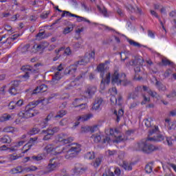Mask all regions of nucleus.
Returning a JSON list of instances; mask_svg holds the SVG:
<instances>
[{"mask_svg":"<svg viewBox=\"0 0 176 176\" xmlns=\"http://www.w3.org/2000/svg\"><path fill=\"white\" fill-rule=\"evenodd\" d=\"M151 122H152V119L151 118H148V119H146L145 120V126L147 127V128H149V127H152V124H151Z\"/></svg>","mask_w":176,"mask_h":176,"instance_id":"69168bd1","label":"nucleus"},{"mask_svg":"<svg viewBox=\"0 0 176 176\" xmlns=\"http://www.w3.org/2000/svg\"><path fill=\"white\" fill-rule=\"evenodd\" d=\"M148 141H156V138H148L146 140L138 142L136 151H141L144 153H152L155 151H162V146L148 144Z\"/></svg>","mask_w":176,"mask_h":176,"instance_id":"f257e3e1","label":"nucleus"},{"mask_svg":"<svg viewBox=\"0 0 176 176\" xmlns=\"http://www.w3.org/2000/svg\"><path fill=\"white\" fill-rule=\"evenodd\" d=\"M23 171H24V169H23V166H19L10 170L11 174H21Z\"/></svg>","mask_w":176,"mask_h":176,"instance_id":"bb28decb","label":"nucleus"},{"mask_svg":"<svg viewBox=\"0 0 176 176\" xmlns=\"http://www.w3.org/2000/svg\"><path fill=\"white\" fill-rule=\"evenodd\" d=\"M105 83L107 85H109L111 83V72H107L106 74L105 78H102V80L100 82V89L101 90L105 89Z\"/></svg>","mask_w":176,"mask_h":176,"instance_id":"f8f14e48","label":"nucleus"},{"mask_svg":"<svg viewBox=\"0 0 176 176\" xmlns=\"http://www.w3.org/2000/svg\"><path fill=\"white\" fill-rule=\"evenodd\" d=\"M93 118V114L89 113L87 115L79 116L78 118V121L74 123V127H78L79 126V121L80 122H86Z\"/></svg>","mask_w":176,"mask_h":176,"instance_id":"4468645a","label":"nucleus"},{"mask_svg":"<svg viewBox=\"0 0 176 176\" xmlns=\"http://www.w3.org/2000/svg\"><path fill=\"white\" fill-rule=\"evenodd\" d=\"M122 86H129V85H131V81L127 80L126 74L125 77L122 78Z\"/></svg>","mask_w":176,"mask_h":176,"instance_id":"c03bdc74","label":"nucleus"},{"mask_svg":"<svg viewBox=\"0 0 176 176\" xmlns=\"http://www.w3.org/2000/svg\"><path fill=\"white\" fill-rule=\"evenodd\" d=\"M114 115H116L117 116L116 121L120 122V118H122V116H123V115H124V111L123 110V109H120L118 111V112L117 111H114Z\"/></svg>","mask_w":176,"mask_h":176,"instance_id":"c756f323","label":"nucleus"},{"mask_svg":"<svg viewBox=\"0 0 176 176\" xmlns=\"http://www.w3.org/2000/svg\"><path fill=\"white\" fill-rule=\"evenodd\" d=\"M24 170L26 171H36L38 170V168L36 166H32L30 167L25 168Z\"/></svg>","mask_w":176,"mask_h":176,"instance_id":"0e129e2a","label":"nucleus"},{"mask_svg":"<svg viewBox=\"0 0 176 176\" xmlns=\"http://www.w3.org/2000/svg\"><path fill=\"white\" fill-rule=\"evenodd\" d=\"M36 140H38V138H31L30 139L28 143L24 146V147L28 146V148L25 150L23 151V153H27V151H30V149H31V148L32 147L34 144H35V142H36Z\"/></svg>","mask_w":176,"mask_h":176,"instance_id":"aec40b11","label":"nucleus"},{"mask_svg":"<svg viewBox=\"0 0 176 176\" xmlns=\"http://www.w3.org/2000/svg\"><path fill=\"white\" fill-rule=\"evenodd\" d=\"M97 70L100 73V78H104L105 75V64L100 63L97 67Z\"/></svg>","mask_w":176,"mask_h":176,"instance_id":"4be33fe9","label":"nucleus"},{"mask_svg":"<svg viewBox=\"0 0 176 176\" xmlns=\"http://www.w3.org/2000/svg\"><path fill=\"white\" fill-rule=\"evenodd\" d=\"M130 65L142 66L144 65V58L141 56H136L129 62Z\"/></svg>","mask_w":176,"mask_h":176,"instance_id":"2eb2a0df","label":"nucleus"},{"mask_svg":"<svg viewBox=\"0 0 176 176\" xmlns=\"http://www.w3.org/2000/svg\"><path fill=\"white\" fill-rule=\"evenodd\" d=\"M24 104L23 100H19L17 102H10L8 108L9 109H16L17 107H21Z\"/></svg>","mask_w":176,"mask_h":176,"instance_id":"f3484780","label":"nucleus"},{"mask_svg":"<svg viewBox=\"0 0 176 176\" xmlns=\"http://www.w3.org/2000/svg\"><path fill=\"white\" fill-rule=\"evenodd\" d=\"M36 48L37 49V52H41V50H45L47 47V46H49V43L47 42H43L40 44H35Z\"/></svg>","mask_w":176,"mask_h":176,"instance_id":"393cba45","label":"nucleus"},{"mask_svg":"<svg viewBox=\"0 0 176 176\" xmlns=\"http://www.w3.org/2000/svg\"><path fill=\"white\" fill-rule=\"evenodd\" d=\"M47 90V85L43 84L36 89H34L32 93V94H38V93H45Z\"/></svg>","mask_w":176,"mask_h":176,"instance_id":"dca6fc26","label":"nucleus"},{"mask_svg":"<svg viewBox=\"0 0 176 176\" xmlns=\"http://www.w3.org/2000/svg\"><path fill=\"white\" fill-rule=\"evenodd\" d=\"M167 98H175L176 97V91L173 90L170 94L166 95Z\"/></svg>","mask_w":176,"mask_h":176,"instance_id":"6e6d98bb","label":"nucleus"},{"mask_svg":"<svg viewBox=\"0 0 176 176\" xmlns=\"http://www.w3.org/2000/svg\"><path fill=\"white\" fill-rule=\"evenodd\" d=\"M101 158H96L95 162H93V166L95 167H98L101 164Z\"/></svg>","mask_w":176,"mask_h":176,"instance_id":"603ef678","label":"nucleus"},{"mask_svg":"<svg viewBox=\"0 0 176 176\" xmlns=\"http://www.w3.org/2000/svg\"><path fill=\"white\" fill-rule=\"evenodd\" d=\"M65 148L61 146H56L54 149V153L56 155H60V153H65Z\"/></svg>","mask_w":176,"mask_h":176,"instance_id":"f704fd0d","label":"nucleus"},{"mask_svg":"<svg viewBox=\"0 0 176 176\" xmlns=\"http://www.w3.org/2000/svg\"><path fill=\"white\" fill-rule=\"evenodd\" d=\"M72 141H74V138H72V137L68 138V135H67V138H65L62 142L63 144H69V143L72 142Z\"/></svg>","mask_w":176,"mask_h":176,"instance_id":"de8ad7c7","label":"nucleus"},{"mask_svg":"<svg viewBox=\"0 0 176 176\" xmlns=\"http://www.w3.org/2000/svg\"><path fill=\"white\" fill-rule=\"evenodd\" d=\"M10 87L8 89V92L11 96H16L17 94V89H19V86H20V80H14L11 81Z\"/></svg>","mask_w":176,"mask_h":176,"instance_id":"6e6552de","label":"nucleus"},{"mask_svg":"<svg viewBox=\"0 0 176 176\" xmlns=\"http://www.w3.org/2000/svg\"><path fill=\"white\" fill-rule=\"evenodd\" d=\"M25 74L21 75V78H22L23 79H29L30 78V72L28 71L24 72Z\"/></svg>","mask_w":176,"mask_h":176,"instance_id":"e2e57ef3","label":"nucleus"},{"mask_svg":"<svg viewBox=\"0 0 176 176\" xmlns=\"http://www.w3.org/2000/svg\"><path fill=\"white\" fill-rule=\"evenodd\" d=\"M89 58L90 60V58H96V51L94 50H92L89 54Z\"/></svg>","mask_w":176,"mask_h":176,"instance_id":"338daca9","label":"nucleus"},{"mask_svg":"<svg viewBox=\"0 0 176 176\" xmlns=\"http://www.w3.org/2000/svg\"><path fill=\"white\" fill-rule=\"evenodd\" d=\"M61 79V73L60 72H55L54 75L52 77L53 83H57L58 80Z\"/></svg>","mask_w":176,"mask_h":176,"instance_id":"2f4dec72","label":"nucleus"},{"mask_svg":"<svg viewBox=\"0 0 176 176\" xmlns=\"http://www.w3.org/2000/svg\"><path fill=\"white\" fill-rule=\"evenodd\" d=\"M43 160V157L41 155L32 156V162H41Z\"/></svg>","mask_w":176,"mask_h":176,"instance_id":"58836bf2","label":"nucleus"},{"mask_svg":"<svg viewBox=\"0 0 176 176\" xmlns=\"http://www.w3.org/2000/svg\"><path fill=\"white\" fill-rule=\"evenodd\" d=\"M3 131L4 133H13L14 131V128L13 126H7L3 129Z\"/></svg>","mask_w":176,"mask_h":176,"instance_id":"09e8293b","label":"nucleus"},{"mask_svg":"<svg viewBox=\"0 0 176 176\" xmlns=\"http://www.w3.org/2000/svg\"><path fill=\"white\" fill-rule=\"evenodd\" d=\"M153 164V163H150L146 165L145 171L146 173H147V174H151V173H152L153 170V166H152Z\"/></svg>","mask_w":176,"mask_h":176,"instance_id":"e433bc0d","label":"nucleus"},{"mask_svg":"<svg viewBox=\"0 0 176 176\" xmlns=\"http://www.w3.org/2000/svg\"><path fill=\"white\" fill-rule=\"evenodd\" d=\"M173 74V70L170 69H168L166 70V72L164 73V78H168Z\"/></svg>","mask_w":176,"mask_h":176,"instance_id":"13d9d810","label":"nucleus"},{"mask_svg":"<svg viewBox=\"0 0 176 176\" xmlns=\"http://www.w3.org/2000/svg\"><path fill=\"white\" fill-rule=\"evenodd\" d=\"M72 31H74V26L72 25L71 27L65 28L63 31V34L67 35V34H69V32H72Z\"/></svg>","mask_w":176,"mask_h":176,"instance_id":"a19ab883","label":"nucleus"},{"mask_svg":"<svg viewBox=\"0 0 176 176\" xmlns=\"http://www.w3.org/2000/svg\"><path fill=\"white\" fill-rule=\"evenodd\" d=\"M46 131H48L51 135H54L56 133H58L60 131V127L59 126H49L47 130H43L42 133H46Z\"/></svg>","mask_w":176,"mask_h":176,"instance_id":"a211bd4d","label":"nucleus"},{"mask_svg":"<svg viewBox=\"0 0 176 176\" xmlns=\"http://www.w3.org/2000/svg\"><path fill=\"white\" fill-rule=\"evenodd\" d=\"M134 71H135V76L133 77L134 80H141V79H142V77L140 76V75L139 74L140 72H141L140 66H136L134 68Z\"/></svg>","mask_w":176,"mask_h":176,"instance_id":"412c9836","label":"nucleus"},{"mask_svg":"<svg viewBox=\"0 0 176 176\" xmlns=\"http://www.w3.org/2000/svg\"><path fill=\"white\" fill-rule=\"evenodd\" d=\"M109 134L116 138V142H122V141H126L127 140V138H123L122 135H116V134H119V129H118L113 130V129L111 128Z\"/></svg>","mask_w":176,"mask_h":176,"instance_id":"1a4fd4ad","label":"nucleus"},{"mask_svg":"<svg viewBox=\"0 0 176 176\" xmlns=\"http://www.w3.org/2000/svg\"><path fill=\"white\" fill-rule=\"evenodd\" d=\"M97 91V87L94 85H87L86 87L85 94L87 97V98H91L94 94H96V92Z\"/></svg>","mask_w":176,"mask_h":176,"instance_id":"9d476101","label":"nucleus"},{"mask_svg":"<svg viewBox=\"0 0 176 176\" xmlns=\"http://www.w3.org/2000/svg\"><path fill=\"white\" fill-rule=\"evenodd\" d=\"M10 116H4L0 118V122H6L7 120H9L10 119Z\"/></svg>","mask_w":176,"mask_h":176,"instance_id":"774afa93","label":"nucleus"},{"mask_svg":"<svg viewBox=\"0 0 176 176\" xmlns=\"http://www.w3.org/2000/svg\"><path fill=\"white\" fill-rule=\"evenodd\" d=\"M71 148L66 151V154L65 155V159H68L69 160H72L74 157H76L80 151H82L80 144H72Z\"/></svg>","mask_w":176,"mask_h":176,"instance_id":"7ed1b4c3","label":"nucleus"},{"mask_svg":"<svg viewBox=\"0 0 176 176\" xmlns=\"http://www.w3.org/2000/svg\"><path fill=\"white\" fill-rule=\"evenodd\" d=\"M41 102H42V100H34L29 102V104L25 106V110L21 111L18 114V116L21 119H30V118H34V116L37 114L34 108H35L36 105H39Z\"/></svg>","mask_w":176,"mask_h":176,"instance_id":"f03ea898","label":"nucleus"},{"mask_svg":"<svg viewBox=\"0 0 176 176\" xmlns=\"http://www.w3.org/2000/svg\"><path fill=\"white\" fill-rule=\"evenodd\" d=\"M127 42H129V45L134 46L135 47H146V45H142V44H140V43H138L130 38H127Z\"/></svg>","mask_w":176,"mask_h":176,"instance_id":"a878e982","label":"nucleus"},{"mask_svg":"<svg viewBox=\"0 0 176 176\" xmlns=\"http://www.w3.org/2000/svg\"><path fill=\"white\" fill-rule=\"evenodd\" d=\"M89 63H90V58H89L87 54H85L80 60L76 61L74 65L69 66L68 74L72 75L75 74L79 65H87Z\"/></svg>","mask_w":176,"mask_h":176,"instance_id":"20e7f679","label":"nucleus"},{"mask_svg":"<svg viewBox=\"0 0 176 176\" xmlns=\"http://www.w3.org/2000/svg\"><path fill=\"white\" fill-rule=\"evenodd\" d=\"M158 130H159V127L155 126L154 128L148 131L149 135H152V134H155V133H156Z\"/></svg>","mask_w":176,"mask_h":176,"instance_id":"052dcab7","label":"nucleus"},{"mask_svg":"<svg viewBox=\"0 0 176 176\" xmlns=\"http://www.w3.org/2000/svg\"><path fill=\"white\" fill-rule=\"evenodd\" d=\"M63 14H61V17L60 19H62L63 17H65V14L66 16H67L68 17H72V16L74 15V14L69 12V11H62Z\"/></svg>","mask_w":176,"mask_h":176,"instance_id":"3c124183","label":"nucleus"},{"mask_svg":"<svg viewBox=\"0 0 176 176\" xmlns=\"http://www.w3.org/2000/svg\"><path fill=\"white\" fill-rule=\"evenodd\" d=\"M148 94H149L150 96H151V97H153V98H158V97H160V96H159V94H157V91H152V90L150 89V90L148 91Z\"/></svg>","mask_w":176,"mask_h":176,"instance_id":"a18cd8bd","label":"nucleus"},{"mask_svg":"<svg viewBox=\"0 0 176 176\" xmlns=\"http://www.w3.org/2000/svg\"><path fill=\"white\" fill-rule=\"evenodd\" d=\"M36 37L37 39L41 40V39H44L45 38V32H38L36 35Z\"/></svg>","mask_w":176,"mask_h":176,"instance_id":"bf43d9fd","label":"nucleus"},{"mask_svg":"<svg viewBox=\"0 0 176 176\" xmlns=\"http://www.w3.org/2000/svg\"><path fill=\"white\" fill-rule=\"evenodd\" d=\"M162 61L164 65H174V63L168 60V59H162Z\"/></svg>","mask_w":176,"mask_h":176,"instance_id":"4d7b16f0","label":"nucleus"},{"mask_svg":"<svg viewBox=\"0 0 176 176\" xmlns=\"http://www.w3.org/2000/svg\"><path fill=\"white\" fill-rule=\"evenodd\" d=\"M0 142H2V144H10L12 142V139L9 135H6L0 138Z\"/></svg>","mask_w":176,"mask_h":176,"instance_id":"7c9ffc66","label":"nucleus"},{"mask_svg":"<svg viewBox=\"0 0 176 176\" xmlns=\"http://www.w3.org/2000/svg\"><path fill=\"white\" fill-rule=\"evenodd\" d=\"M126 77V74L119 72V69L114 70L111 75V85H117V86H122L123 78Z\"/></svg>","mask_w":176,"mask_h":176,"instance_id":"39448f33","label":"nucleus"},{"mask_svg":"<svg viewBox=\"0 0 176 176\" xmlns=\"http://www.w3.org/2000/svg\"><path fill=\"white\" fill-rule=\"evenodd\" d=\"M65 138H67V134L65 133H60L57 136V140L59 142H63Z\"/></svg>","mask_w":176,"mask_h":176,"instance_id":"37998d69","label":"nucleus"},{"mask_svg":"<svg viewBox=\"0 0 176 176\" xmlns=\"http://www.w3.org/2000/svg\"><path fill=\"white\" fill-rule=\"evenodd\" d=\"M91 138H92V140H94V142L96 144H98V142H100L102 140L101 133L93 134L91 136Z\"/></svg>","mask_w":176,"mask_h":176,"instance_id":"c85d7f7f","label":"nucleus"},{"mask_svg":"<svg viewBox=\"0 0 176 176\" xmlns=\"http://www.w3.org/2000/svg\"><path fill=\"white\" fill-rule=\"evenodd\" d=\"M58 167H60V160L58 158L54 157L50 160L49 164L47 166L48 173H52Z\"/></svg>","mask_w":176,"mask_h":176,"instance_id":"0eeeda50","label":"nucleus"},{"mask_svg":"<svg viewBox=\"0 0 176 176\" xmlns=\"http://www.w3.org/2000/svg\"><path fill=\"white\" fill-rule=\"evenodd\" d=\"M63 50H65L64 47H62L58 50H55V53L56 56L53 58V61H57V60H58L60 57H61V54H60V52H63Z\"/></svg>","mask_w":176,"mask_h":176,"instance_id":"72a5a7b5","label":"nucleus"},{"mask_svg":"<svg viewBox=\"0 0 176 176\" xmlns=\"http://www.w3.org/2000/svg\"><path fill=\"white\" fill-rule=\"evenodd\" d=\"M23 72H25L26 71H28L30 74H38V69H35L30 66H23L21 69Z\"/></svg>","mask_w":176,"mask_h":176,"instance_id":"5701e85b","label":"nucleus"},{"mask_svg":"<svg viewBox=\"0 0 176 176\" xmlns=\"http://www.w3.org/2000/svg\"><path fill=\"white\" fill-rule=\"evenodd\" d=\"M122 167L126 171H131V170H133V163H129L126 161H124L122 164Z\"/></svg>","mask_w":176,"mask_h":176,"instance_id":"b1692460","label":"nucleus"},{"mask_svg":"<svg viewBox=\"0 0 176 176\" xmlns=\"http://www.w3.org/2000/svg\"><path fill=\"white\" fill-rule=\"evenodd\" d=\"M98 10L101 12V13L104 16V17H108V11L107 10V8L105 7H103V9H101V7L99 6H97Z\"/></svg>","mask_w":176,"mask_h":176,"instance_id":"79ce46f5","label":"nucleus"},{"mask_svg":"<svg viewBox=\"0 0 176 176\" xmlns=\"http://www.w3.org/2000/svg\"><path fill=\"white\" fill-rule=\"evenodd\" d=\"M55 149L56 148H54L53 144H48L45 147V151H46L47 153H50V152H54Z\"/></svg>","mask_w":176,"mask_h":176,"instance_id":"4c0bfd02","label":"nucleus"},{"mask_svg":"<svg viewBox=\"0 0 176 176\" xmlns=\"http://www.w3.org/2000/svg\"><path fill=\"white\" fill-rule=\"evenodd\" d=\"M72 17H76V19H77L78 23H80L82 21H85V23H89V24H90V21L87 19L85 17H82V16H78V15H76L74 14H73Z\"/></svg>","mask_w":176,"mask_h":176,"instance_id":"473e14b6","label":"nucleus"},{"mask_svg":"<svg viewBox=\"0 0 176 176\" xmlns=\"http://www.w3.org/2000/svg\"><path fill=\"white\" fill-rule=\"evenodd\" d=\"M155 86L159 91H167V87L163 84V82L157 80V79L155 80Z\"/></svg>","mask_w":176,"mask_h":176,"instance_id":"6ab92c4d","label":"nucleus"},{"mask_svg":"<svg viewBox=\"0 0 176 176\" xmlns=\"http://www.w3.org/2000/svg\"><path fill=\"white\" fill-rule=\"evenodd\" d=\"M74 86H75V81L71 82L69 85H67L65 87V90H71V89H72V87H74Z\"/></svg>","mask_w":176,"mask_h":176,"instance_id":"680f3d73","label":"nucleus"},{"mask_svg":"<svg viewBox=\"0 0 176 176\" xmlns=\"http://www.w3.org/2000/svg\"><path fill=\"white\" fill-rule=\"evenodd\" d=\"M30 44H26L25 46H23L21 49V53L24 54V53H27V52H28V50L30 49Z\"/></svg>","mask_w":176,"mask_h":176,"instance_id":"864d4df0","label":"nucleus"},{"mask_svg":"<svg viewBox=\"0 0 176 176\" xmlns=\"http://www.w3.org/2000/svg\"><path fill=\"white\" fill-rule=\"evenodd\" d=\"M44 133L46 134V135L43 137V141H49V140H50V138L53 137V135H51L49 131H45V133Z\"/></svg>","mask_w":176,"mask_h":176,"instance_id":"49530a36","label":"nucleus"},{"mask_svg":"<svg viewBox=\"0 0 176 176\" xmlns=\"http://www.w3.org/2000/svg\"><path fill=\"white\" fill-rule=\"evenodd\" d=\"M120 54L121 60L122 61H125L126 60H127V58H129V57L127 56V52H120Z\"/></svg>","mask_w":176,"mask_h":176,"instance_id":"8fccbe9b","label":"nucleus"},{"mask_svg":"<svg viewBox=\"0 0 176 176\" xmlns=\"http://www.w3.org/2000/svg\"><path fill=\"white\" fill-rule=\"evenodd\" d=\"M38 133H39V129L33 128L28 132V135H35V134H38Z\"/></svg>","mask_w":176,"mask_h":176,"instance_id":"ea45409f","label":"nucleus"},{"mask_svg":"<svg viewBox=\"0 0 176 176\" xmlns=\"http://www.w3.org/2000/svg\"><path fill=\"white\" fill-rule=\"evenodd\" d=\"M67 113H68V111H67L66 110H60L57 112L56 115L54 116V118L61 119V118H64V116H65Z\"/></svg>","mask_w":176,"mask_h":176,"instance_id":"cd10ccee","label":"nucleus"},{"mask_svg":"<svg viewBox=\"0 0 176 176\" xmlns=\"http://www.w3.org/2000/svg\"><path fill=\"white\" fill-rule=\"evenodd\" d=\"M174 140L176 141V137H174V139H172L171 138H166V142L168 146H173V141Z\"/></svg>","mask_w":176,"mask_h":176,"instance_id":"5fc2aeb1","label":"nucleus"},{"mask_svg":"<svg viewBox=\"0 0 176 176\" xmlns=\"http://www.w3.org/2000/svg\"><path fill=\"white\" fill-rule=\"evenodd\" d=\"M89 170L87 166H85L82 164L77 163L74 166V168L72 169L74 175H82Z\"/></svg>","mask_w":176,"mask_h":176,"instance_id":"423d86ee","label":"nucleus"},{"mask_svg":"<svg viewBox=\"0 0 176 176\" xmlns=\"http://www.w3.org/2000/svg\"><path fill=\"white\" fill-rule=\"evenodd\" d=\"M104 99H102V98H96L92 107V109H94L95 111L101 110V107H102Z\"/></svg>","mask_w":176,"mask_h":176,"instance_id":"ddd939ff","label":"nucleus"},{"mask_svg":"<svg viewBox=\"0 0 176 176\" xmlns=\"http://www.w3.org/2000/svg\"><path fill=\"white\" fill-rule=\"evenodd\" d=\"M81 133H91L93 134V133H96V131H98V125H94L93 126H82Z\"/></svg>","mask_w":176,"mask_h":176,"instance_id":"9b49d317","label":"nucleus"},{"mask_svg":"<svg viewBox=\"0 0 176 176\" xmlns=\"http://www.w3.org/2000/svg\"><path fill=\"white\" fill-rule=\"evenodd\" d=\"M85 159H88V160H93L96 157V155L94 151H89L85 154Z\"/></svg>","mask_w":176,"mask_h":176,"instance_id":"c9c22d12","label":"nucleus"}]
</instances>
